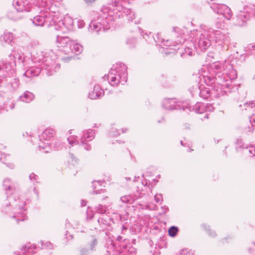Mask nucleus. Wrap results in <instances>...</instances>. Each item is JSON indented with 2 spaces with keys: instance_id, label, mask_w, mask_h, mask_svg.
I'll return each mask as SVG.
<instances>
[{
  "instance_id": "obj_1",
  "label": "nucleus",
  "mask_w": 255,
  "mask_h": 255,
  "mask_svg": "<svg viewBox=\"0 0 255 255\" xmlns=\"http://www.w3.org/2000/svg\"><path fill=\"white\" fill-rule=\"evenodd\" d=\"M57 58L52 50L38 51L34 53L31 60H29L35 65L28 66L27 63L23 65L26 69L23 75L28 78L37 76L42 69H45L48 75H51L56 72V69L59 68V65L56 64Z\"/></svg>"
},
{
  "instance_id": "obj_2",
  "label": "nucleus",
  "mask_w": 255,
  "mask_h": 255,
  "mask_svg": "<svg viewBox=\"0 0 255 255\" xmlns=\"http://www.w3.org/2000/svg\"><path fill=\"white\" fill-rule=\"evenodd\" d=\"M118 1L115 0V5L109 4L103 6L101 11L99 17L97 19L92 20L89 25V30L96 33L100 31H105L109 29L115 21V10L119 11L123 9V7L117 5Z\"/></svg>"
},
{
  "instance_id": "obj_3",
  "label": "nucleus",
  "mask_w": 255,
  "mask_h": 255,
  "mask_svg": "<svg viewBox=\"0 0 255 255\" xmlns=\"http://www.w3.org/2000/svg\"><path fill=\"white\" fill-rule=\"evenodd\" d=\"M127 67L123 63L114 65L109 73L103 77L105 80H108L112 86H117L119 83L124 84L127 81Z\"/></svg>"
},
{
  "instance_id": "obj_4",
  "label": "nucleus",
  "mask_w": 255,
  "mask_h": 255,
  "mask_svg": "<svg viewBox=\"0 0 255 255\" xmlns=\"http://www.w3.org/2000/svg\"><path fill=\"white\" fill-rule=\"evenodd\" d=\"M211 36L209 30H194L191 32V41L198 53L205 51L211 45Z\"/></svg>"
},
{
  "instance_id": "obj_5",
  "label": "nucleus",
  "mask_w": 255,
  "mask_h": 255,
  "mask_svg": "<svg viewBox=\"0 0 255 255\" xmlns=\"http://www.w3.org/2000/svg\"><path fill=\"white\" fill-rule=\"evenodd\" d=\"M214 74L211 72H204L199 77L201 82H204L207 86L212 85V88L220 89L222 88L223 90H225V88H228L230 85L227 83V81H225V78L222 77H215Z\"/></svg>"
},
{
  "instance_id": "obj_6",
  "label": "nucleus",
  "mask_w": 255,
  "mask_h": 255,
  "mask_svg": "<svg viewBox=\"0 0 255 255\" xmlns=\"http://www.w3.org/2000/svg\"><path fill=\"white\" fill-rule=\"evenodd\" d=\"M193 88H195L197 92H199V96L203 99L206 100H213L215 98H217L220 96H223L227 93L226 90H223L222 88L220 89L212 88L211 90L209 88L205 87L201 84L200 86L196 84Z\"/></svg>"
},
{
  "instance_id": "obj_7",
  "label": "nucleus",
  "mask_w": 255,
  "mask_h": 255,
  "mask_svg": "<svg viewBox=\"0 0 255 255\" xmlns=\"http://www.w3.org/2000/svg\"><path fill=\"white\" fill-rule=\"evenodd\" d=\"M54 22L53 26L55 30L61 31L65 33L66 30H70L73 26V19L69 16H65L63 19V16L58 11L54 10Z\"/></svg>"
},
{
  "instance_id": "obj_8",
  "label": "nucleus",
  "mask_w": 255,
  "mask_h": 255,
  "mask_svg": "<svg viewBox=\"0 0 255 255\" xmlns=\"http://www.w3.org/2000/svg\"><path fill=\"white\" fill-rule=\"evenodd\" d=\"M7 198L10 201L9 205L14 207L13 215L11 216V218L15 219L17 223L19 221L26 220L27 216L25 213V209L23 207L24 202L21 201L19 197L18 200H16L15 197L11 196H7Z\"/></svg>"
},
{
  "instance_id": "obj_9",
  "label": "nucleus",
  "mask_w": 255,
  "mask_h": 255,
  "mask_svg": "<svg viewBox=\"0 0 255 255\" xmlns=\"http://www.w3.org/2000/svg\"><path fill=\"white\" fill-rule=\"evenodd\" d=\"M149 181L147 180H143L137 186L136 192L134 196L131 195H125L121 197V201L125 204H132L135 200L140 197L146 192L150 190L148 186Z\"/></svg>"
},
{
  "instance_id": "obj_10",
  "label": "nucleus",
  "mask_w": 255,
  "mask_h": 255,
  "mask_svg": "<svg viewBox=\"0 0 255 255\" xmlns=\"http://www.w3.org/2000/svg\"><path fill=\"white\" fill-rule=\"evenodd\" d=\"M53 7L49 8V11L46 10L42 12L41 10L40 14L33 17V19H31L32 23L36 26H42L44 24L47 26H53L54 10H52Z\"/></svg>"
},
{
  "instance_id": "obj_11",
  "label": "nucleus",
  "mask_w": 255,
  "mask_h": 255,
  "mask_svg": "<svg viewBox=\"0 0 255 255\" xmlns=\"http://www.w3.org/2000/svg\"><path fill=\"white\" fill-rule=\"evenodd\" d=\"M223 69L225 71L226 77H222L225 78V81H227V83H228L230 86L228 88L225 89L227 91V92H230V90L233 89L235 84H232L234 82L237 77V72L235 69L233 68V65L231 64L230 59H227L225 61L223 64Z\"/></svg>"
},
{
  "instance_id": "obj_12",
  "label": "nucleus",
  "mask_w": 255,
  "mask_h": 255,
  "mask_svg": "<svg viewBox=\"0 0 255 255\" xmlns=\"http://www.w3.org/2000/svg\"><path fill=\"white\" fill-rule=\"evenodd\" d=\"M55 134L54 130L52 128L45 129L39 136L38 148L39 150L44 153H48L50 150L49 141L52 139Z\"/></svg>"
},
{
  "instance_id": "obj_13",
  "label": "nucleus",
  "mask_w": 255,
  "mask_h": 255,
  "mask_svg": "<svg viewBox=\"0 0 255 255\" xmlns=\"http://www.w3.org/2000/svg\"><path fill=\"white\" fill-rule=\"evenodd\" d=\"M118 3L117 5H121L123 7V9L121 11L115 10V20L117 18H124L127 19L128 21H131L135 17L134 12L131 9L126 8L124 7V3H126L128 0H117ZM112 3L111 5H115V0H112Z\"/></svg>"
},
{
  "instance_id": "obj_14",
  "label": "nucleus",
  "mask_w": 255,
  "mask_h": 255,
  "mask_svg": "<svg viewBox=\"0 0 255 255\" xmlns=\"http://www.w3.org/2000/svg\"><path fill=\"white\" fill-rule=\"evenodd\" d=\"M210 35H213L214 40L216 43L222 47L225 46L226 48L230 41V37L229 33L225 29L214 30L213 29H209Z\"/></svg>"
},
{
  "instance_id": "obj_15",
  "label": "nucleus",
  "mask_w": 255,
  "mask_h": 255,
  "mask_svg": "<svg viewBox=\"0 0 255 255\" xmlns=\"http://www.w3.org/2000/svg\"><path fill=\"white\" fill-rule=\"evenodd\" d=\"M9 61L8 65H9V73L10 74L13 75L14 74V67L16 66V62L23 63V65L27 63L26 60L24 57L23 53H20L18 51L13 49L11 53L8 56Z\"/></svg>"
},
{
  "instance_id": "obj_16",
  "label": "nucleus",
  "mask_w": 255,
  "mask_h": 255,
  "mask_svg": "<svg viewBox=\"0 0 255 255\" xmlns=\"http://www.w3.org/2000/svg\"><path fill=\"white\" fill-rule=\"evenodd\" d=\"M211 8L215 13L222 15L227 20H230L232 17L230 8L226 4L213 3Z\"/></svg>"
},
{
  "instance_id": "obj_17",
  "label": "nucleus",
  "mask_w": 255,
  "mask_h": 255,
  "mask_svg": "<svg viewBox=\"0 0 255 255\" xmlns=\"http://www.w3.org/2000/svg\"><path fill=\"white\" fill-rule=\"evenodd\" d=\"M71 42V41L68 37L57 36V46L59 48V50L62 51L66 54L71 53L72 50V48H70Z\"/></svg>"
},
{
  "instance_id": "obj_18",
  "label": "nucleus",
  "mask_w": 255,
  "mask_h": 255,
  "mask_svg": "<svg viewBox=\"0 0 255 255\" xmlns=\"http://www.w3.org/2000/svg\"><path fill=\"white\" fill-rule=\"evenodd\" d=\"M12 5L17 12L29 11L35 9L28 0H13Z\"/></svg>"
},
{
  "instance_id": "obj_19",
  "label": "nucleus",
  "mask_w": 255,
  "mask_h": 255,
  "mask_svg": "<svg viewBox=\"0 0 255 255\" xmlns=\"http://www.w3.org/2000/svg\"><path fill=\"white\" fill-rule=\"evenodd\" d=\"M95 137V132L92 129L84 131L80 138V143L86 150L91 149V145L88 142L92 140Z\"/></svg>"
},
{
  "instance_id": "obj_20",
  "label": "nucleus",
  "mask_w": 255,
  "mask_h": 255,
  "mask_svg": "<svg viewBox=\"0 0 255 255\" xmlns=\"http://www.w3.org/2000/svg\"><path fill=\"white\" fill-rule=\"evenodd\" d=\"M162 107L168 110H180L182 108L184 110L183 107H182L180 102H178L176 99L166 98L164 99L162 102Z\"/></svg>"
},
{
  "instance_id": "obj_21",
  "label": "nucleus",
  "mask_w": 255,
  "mask_h": 255,
  "mask_svg": "<svg viewBox=\"0 0 255 255\" xmlns=\"http://www.w3.org/2000/svg\"><path fill=\"white\" fill-rule=\"evenodd\" d=\"M250 18V15L247 12L246 7L244 8V11H241L237 15L236 24L240 26H243Z\"/></svg>"
},
{
  "instance_id": "obj_22",
  "label": "nucleus",
  "mask_w": 255,
  "mask_h": 255,
  "mask_svg": "<svg viewBox=\"0 0 255 255\" xmlns=\"http://www.w3.org/2000/svg\"><path fill=\"white\" fill-rule=\"evenodd\" d=\"M32 3L38 7H45L44 11H49V8L53 7L52 10H55V7L50 5L51 0H31Z\"/></svg>"
},
{
  "instance_id": "obj_23",
  "label": "nucleus",
  "mask_w": 255,
  "mask_h": 255,
  "mask_svg": "<svg viewBox=\"0 0 255 255\" xmlns=\"http://www.w3.org/2000/svg\"><path fill=\"white\" fill-rule=\"evenodd\" d=\"M36 246L30 243L26 244L22 246L20 253L17 255H30L36 253Z\"/></svg>"
},
{
  "instance_id": "obj_24",
  "label": "nucleus",
  "mask_w": 255,
  "mask_h": 255,
  "mask_svg": "<svg viewBox=\"0 0 255 255\" xmlns=\"http://www.w3.org/2000/svg\"><path fill=\"white\" fill-rule=\"evenodd\" d=\"M222 68H223V65L219 61L213 62L208 65V70L209 72H211L213 74L222 76V74L220 72Z\"/></svg>"
},
{
  "instance_id": "obj_25",
  "label": "nucleus",
  "mask_w": 255,
  "mask_h": 255,
  "mask_svg": "<svg viewBox=\"0 0 255 255\" xmlns=\"http://www.w3.org/2000/svg\"><path fill=\"white\" fill-rule=\"evenodd\" d=\"M237 148L240 147L244 149V153H249L250 154L249 156L251 157H255V147L252 146L249 147H245L244 144L242 143V139H237Z\"/></svg>"
},
{
  "instance_id": "obj_26",
  "label": "nucleus",
  "mask_w": 255,
  "mask_h": 255,
  "mask_svg": "<svg viewBox=\"0 0 255 255\" xmlns=\"http://www.w3.org/2000/svg\"><path fill=\"white\" fill-rule=\"evenodd\" d=\"M110 177L109 176L107 177V178L105 179L103 181H94L92 182L93 187L94 189L93 192L95 194H99L101 193V191H103V187H104V182L106 180L109 181Z\"/></svg>"
},
{
  "instance_id": "obj_27",
  "label": "nucleus",
  "mask_w": 255,
  "mask_h": 255,
  "mask_svg": "<svg viewBox=\"0 0 255 255\" xmlns=\"http://www.w3.org/2000/svg\"><path fill=\"white\" fill-rule=\"evenodd\" d=\"M104 95V91L99 85H95L94 90L89 93V97L91 99H96Z\"/></svg>"
},
{
  "instance_id": "obj_28",
  "label": "nucleus",
  "mask_w": 255,
  "mask_h": 255,
  "mask_svg": "<svg viewBox=\"0 0 255 255\" xmlns=\"http://www.w3.org/2000/svg\"><path fill=\"white\" fill-rule=\"evenodd\" d=\"M3 186L6 192V194L8 195V192L12 193L15 190V183L12 182L9 178H5L3 181Z\"/></svg>"
},
{
  "instance_id": "obj_29",
  "label": "nucleus",
  "mask_w": 255,
  "mask_h": 255,
  "mask_svg": "<svg viewBox=\"0 0 255 255\" xmlns=\"http://www.w3.org/2000/svg\"><path fill=\"white\" fill-rule=\"evenodd\" d=\"M13 33L10 32H4V33L0 37V40L1 42L12 45L13 43Z\"/></svg>"
},
{
  "instance_id": "obj_30",
  "label": "nucleus",
  "mask_w": 255,
  "mask_h": 255,
  "mask_svg": "<svg viewBox=\"0 0 255 255\" xmlns=\"http://www.w3.org/2000/svg\"><path fill=\"white\" fill-rule=\"evenodd\" d=\"M34 98V96L31 92L26 91L20 96L19 99L20 101L25 103H29L31 102Z\"/></svg>"
},
{
  "instance_id": "obj_31",
  "label": "nucleus",
  "mask_w": 255,
  "mask_h": 255,
  "mask_svg": "<svg viewBox=\"0 0 255 255\" xmlns=\"http://www.w3.org/2000/svg\"><path fill=\"white\" fill-rule=\"evenodd\" d=\"M136 249L129 245H126L119 255H136Z\"/></svg>"
},
{
  "instance_id": "obj_32",
  "label": "nucleus",
  "mask_w": 255,
  "mask_h": 255,
  "mask_svg": "<svg viewBox=\"0 0 255 255\" xmlns=\"http://www.w3.org/2000/svg\"><path fill=\"white\" fill-rule=\"evenodd\" d=\"M70 45V48H72L71 53L72 52L75 53L76 54H78L82 52L83 47L81 44L71 41Z\"/></svg>"
},
{
  "instance_id": "obj_33",
  "label": "nucleus",
  "mask_w": 255,
  "mask_h": 255,
  "mask_svg": "<svg viewBox=\"0 0 255 255\" xmlns=\"http://www.w3.org/2000/svg\"><path fill=\"white\" fill-rule=\"evenodd\" d=\"M193 110L197 114H202L206 112L205 105L201 102H197L193 107Z\"/></svg>"
},
{
  "instance_id": "obj_34",
  "label": "nucleus",
  "mask_w": 255,
  "mask_h": 255,
  "mask_svg": "<svg viewBox=\"0 0 255 255\" xmlns=\"http://www.w3.org/2000/svg\"><path fill=\"white\" fill-rule=\"evenodd\" d=\"M19 84L18 79L14 78L9 82L7 86L11 91H15L19 88Z\"/></svg>"
},
{
  "instance_id": "obj_35",
  "label": "nucleus",
  "mask_w": 255,
  "mask_h": 255,
  "mask_svg": "<svg viewBox=\"0 0 255 255\" xmlns=\"http://www.w3.org/2000/svg\"><path fill=\"white\" fill-rule=\"evenodd\" d=\"M9 158V156L6 155L4 153L0 152V160L3 163H5L10 168L13 169L14 168V164L10 163H6V161Z\"/></svg>"
},
{
  "instance_id": "obj_36",
  "label": "nucleus",
  "mask_w": 255,
  "mask_h": 255,
  "mask_svg": "<svg viewBox=\"0 0 255 255\" xmlns=\"http://www.w3.org/2000/svg\"><path fill=\"white\" fill-rule=\"evenodd\" d=\"M203 229L206 232L207 234L212 238H215L216 237L217 234L214 231L211 230L210 226L206 224H203L201 225Z\"/></svg>"
},
{
  "instance_id": "obj_37",
  "label": "nucleus",
  "mask_w": 255,
  "mask_h": 255,
  "mask_svg": "<svg viewBox=\"0 0 255 255\" xmlns=\"http://www.w3.org/2000/svg\"><path fill=\"white\" fill-rule=\"evenodd\" d=\"M239 107L240 108L243 107L246 111H252V110L255 108V103L253 101H250L249 102L245 103L243 105H240Z\"/></svg>"
},
{
  "instance_id": "obj_38",
  "label": "nucleus",
  "mask_w": 255,
  "mask_h": 255,
  "mask_svg": "<svg viewBox=\"0 0 255 255\" xmlns=\"http://www.w3.org/2000/svg\"><path fill=\"white\" fill-rule=\"evenodd\" d=\"M19 13L20 12H17V11H11L7 13V16L12 20H16L20 19L21 17L19 14Z\"/></svg>"
},
{
  "instance_id": "obj_39",
  "label": "nucleus",
  "mask_w": 255,
  "mask_h": 255,
  "mask_svg": "<svg viewBox=\"0 0 255 255\" xmlns=\"http://www.w3.org/2000/svg\"><path fill=\"white\" fill-rule=\"evenodd\" d=\"M246 8L250 17L255 20V5L247 6Z\"/></svg>"
},
{
  "instance_id": "obj_40",
  "label": "nucleus",
  "mask_w": 255,
  "mask_h": 255,
  "mask_svg": "<svg viewBox=\"0 0 255 255\" xmlns=\"http://www.w3.org/2000/svg\"><path fill=\"white\" fill-rule=\"evenodd\" d=\"M67 140L69 142V144L71 146L79 144V143L77 136L71 135L67 138Z\"/></svg>"
},
{
  "instance_id": "obj_41",
  "label": "nucleus",
  "mask_w": 255,
  "mask_h": 255,
  "mask_svg": "<svg viewBox=\"0 0 255 255\" xmlns=\"http://www.w3.org/2000/svg\"><path fill=\"white\" fill-rule=\"evenodd\" d=\"M0 70H5L8 75L9 73V65L3 60H0Z\"/></svg>"
},
{
  "instance_id": "obj_42",
  "label": "nucleus",
  "mask_w": 255,
  "mask_h": 255,
  "mask_svg": "<svg viewBox=\"0 0 255 255\" xmlns=\"http://www.w3.org/2000/svg\"><path fill=\"white\" fill-rule=\"evenodd\" d=\"M95 211L99 213V214H104L106 213L107 210V207L106 206H104L102 205H99L97 207H96L95 208Z\"/></svg>"
},
{
  "instance_id": "obj_43",
  "label": "nucleus",
  "mask_w": 255,
  "mask_h": 255,
  "mask_svg": "<svg viewBox=\"0 0 255 255\" xmlns=\"http://www.w3.org/2000/svg\"><path fill=\"white\" fill-rule=\"evenodd\" d=\"M245 48L250 54L255 55V44H250Z\"/></svg>"
},
{
  "instance_id": "obj_44",
  "label": "nucleus",
  "mask_w": 255,
  "mask_h": 255,
  "mask_svg": "<svg viewBox=\"0 0 255 255\" xmlns=\"http://www.w3.org/2000/svg\"><path fill=\"white\" fill-rule=\"evenodd\" d=\"M178 231V228L175 226L171 227L168 230L169 235L171 237H175Z\"/></svg>"
},
{
  "instance_id": "obj_45",
  "label": "nucleus",
  "mask_w": 255,
  "mask_h": 255,
  "mask_svg": "<svg viewBox=\"0 0 255 255\" xmlns=\"http://www.w3.org/2000/svg\"><path fill=\"white\" fill-rule=\"evenodd\" d=\"M41 243V249H52L53 248L52 244L49 242H46L43 243V241L40 242Z\"/></svg>"
},
{
  "instance_id": "obj_46",
  "label": "nucleus",
  "mask_w": 255,
  "mask_h": 255,
  "mask_svg": "<svg viewBox=\"0 0 255 255\" xmlns=\"http://www.w3.org/2000/svg\"><path fill=\"white\" fill-rule=\"evenodd\" d=\"M184 51L185 53L180 52V54L181 57H184L185 54H187L188 56H192L194 54V52L192 51V50L188 47H187L185 48H184Z\"/></svg>"
},
{
  "instance_id": "obj_47",
  "label": "nucleus",
  "mask_w": 255,
  "mask_h": 255,
  "mask_svg": "<svg viewBox=\"0 0 255 255\" xmlns=\"http://www.w3.org/2000/svg\"><path fill=\"white\" fill-rule=\"evenodd\" d=\"M98 222L102 229H104L108 224L107 221L103 218H100L98 220Z\"/></svg>"
},
{
  "instance_id": "obj_48",
  "label": "nucleus",
  "mask_w": 255,
  "mask_h": 255,
  "mask_svg": "<svg viewBox=\"0 0 255 255\" xmlns=\"http://www.w3.org/2000/svg\"><path fill=\"white\" fill-rule=\"evenodd\" d=\"M97 240L95 238L93 239L90 245V250L93 251L95 250L96 246L97 245Z\"/></svg>"
},
{
  "instance_id": "obj_49",
  "label": "nucleus",
  "mask_w": 255,
  "mask_h": 255,
  "mask_svg": "<svg viewBox=\"0 0 255 255\" xmlns=\"http://www.w3.org/2000/svg\"><path fill=\"white\" fill-rule=\"evenodd\" d=\"M136 40L134 38H130L127 40V44L129 46V47H131L134 46L135 45Z\"/></svg>"
},
{
  "instance_id": "obj_50",
  "label": "nucleus",
  "mask_w": 255,
  "mask_h": 255,
  "mask_svg": "<svg viewBox=\"0 0 255 255\" xmlns=\"http://www.w3.org/2000/svg\"><path fill=\"white\" fill-rule=\"evenodd\" d=\"M110 134L111 136H116L120 135V132L116 128H112L110 131Z\"/></svg>"
},
{
  "instance_id": "obj_51",
  "label": "nucleus",
  "mask_w": 255,
  "mask_h": 255,
  "mask_svg": "<svg viewBox=\"0 0 255 255\" xmlns=\"http://www.w3.org/2000/svg\"><path fill=\"white\" fill-rule=\"evenodd\" d=\"M154 199L156 203H159L162 201V196L161 194H157L154 196Z\"/></svg>"
},
{
  "instance_id": "obj_52",
  "label": "nucleus",
  "mask_w": 255,
  "mask_h": 255,
  "mask_svg": "<svg viewBox=\"0 0 255 255\" xmlns=\"http://www.w3.org/2000/svg\"><path fill=\"white\" fill-rule=\"evenodd\" d=\"M192 254L187 249L182 250L180 253V255H192Z\"/></svg>"
},
{
  "instance_id": "obj_53",
  "label": "nucleus",
  "mask_w": 255,
  "mask_h": 255,
  "mask_svg": "<svg viewBox=\"0 0 255 255\" xmlns=\"http://www.w3.org/2000/svg\"><path fill=\"white\" fill-rule=\"evenodd\" d=\"M205 108H206V112L209 111L211 112L213 111L214 110V108L212 104H207L205 105Z\"/></svg>"
},
{
  "instance_id": "obj_54",
  "label": "nucleus",
  "mask_w": 255,
  "mask_h": 255,
  "mask_svg": "<svg viewBox=\"0 0 255 255\" xmlns=\"http://www.w3.org/2000/svg\"><path fill=\"white\" fill-rule=\"evenodd\" d=\"M250 121L252 124L253 126L255 127V115L253 114L251 117H250Z\"/></svg>"
},
{
  "instance_id": "obj_55",
  "label": "nucleus",
  "mask_w": 255,
  "mask_h": 255,
  "mask_svg": "<svg viewBox=\"0 0 255 255\" xmlns=\"http://www.w3.org/2000/svg\"><path fill=\"white\" fill-rule=\"evenodd\" d=\"M29 179L31 181L37 180L38 176L33 173H31L29 176Z\"/></svg>"
},
{
  "instance_id": "obj_56",
  "label": "nucleus",
  "mask_w": 255,
  "mask_h": 255,
  "mask_svg": "<svg viewBox=\"0 0 255 255\" xmlns=\"http://www.w3.org/2000/svg\"><path fill=\"white\" fill-rule=\"evenodd\" d=\"M81 255H88L89 254V250L86 248H83L80 251Z\"/></svg>"
},
{
  "instance_id": "obj_57",
  "label": "nucleus",
  "mask_w": 255,
  "mask_h": 255,
  "mask_svg": "<svg viewBox=\"0 0 255 255\" xmlns=\"http://www.w3.org/2000/svg\"><path fill=\"white\" fill-rule=\"evenodd\" d=\"M173 31H174L175 32H178L180 35H182L184 34V32H182V30H181L179 27H173Z\"/></svg>"
},
{
  "instance_id": "obj_58",
  "label": "nucleus",
  "mask_w": 255,
  "mask_h": 255,
  "mask_svg": "<svg viewBox=\"0 0 255 255\" xmlns=\"http://www.w3.org/2000/svg\"><path fill=\"white\" fill-rule=\"evenodd\" d=\"M69 158L71 159V161L72 162H77V159L74 156V154L72 153H69Z\"/></svg>"
},
{
  "instance_id": "obj_59",
  "label": "nucleus",
  "mask_w": 255,
  "mask_h": 255,
  "mask_svg": "<svg viewBox=\"0 0 255 255\" xmlns=\"http://www.w3.org/2000/svg\"><path fill=\"white\" fill-rule=\"evenodd\" d=\"M194 86H195V85H193L192 87H190V88H189V91H190V93H191L193 96H194L195 94H197V93H199V92H197L196 91V90H195V88H193V87H194Z\"/></svg>"
},
{
  "instance_id": "obj_60",
  "label": "nucleus",
  "mask_w": 255,
  "mask_h": 255,
  "mask_svg": "<svg viewBox=\"0 0 255 255\" xmlns=\"http://www.w3.org/2000/svg\"><path fill=\"white\" fill-rule=\"evenodd\" d=\"M185 39L182 38L181 37L180 38V39H178L177 41H176L175 42H176V44L178 45L179 44L181 43L184 41Z\"/></svg>"
},
{
  "instance_id": "obj_61",
  "label": "nucleus",
  "mask_w": 255,
  "mask_h": 255,
  "mask_svg": "<svg viewBox=\"0 0 255 255\" xmlns=\"http://www.w3.org/2000/svg\"><path fill=\"white\" fill-rule=\"evenodd\" d=\"M161 208L163 209V212L164 213H166V211L168 210V208L166 206H164V207H161Z\"/></svg>"
},
{
  "instance_id": "obj_62",
  "label": "nucleus",
  "mask_w": 255,
  "mask_h": 255,
  "mask_svg": "<svg viewBox=\"0 0 255 255\" xmlns=\"http://www.w3.org/2000/svg\"><path fill=\"white\" fill-rule=\"evenodd\" d=\"M84 26L83 21L79 22V24L78 25V27L80 28H82Z\"/></svg>"
},
{
  "instance_id": "obj_63",
  "label": "nucleus",
  "mask_w": 255,
  "mask_h": 255,
  "mask_svg": "<svg viewBox=\"0 0 255 255\" xmlns=\"http://www.w3.org/2000/svg\"><path fill=\"white\" fill-rule=\"evenodd\" d=\"M168 43H169V40H167L166 41V43H163V45L166 46H171L170 44H169Z\"/></svg>"
},
{
  "instance_id": "obj_64",
  "label": "nucleus",
  "mask_w": 255,
  "mask_h": 255,
  "mask_svg": "<svg viewBox=\"0 0 255 255\" xmlns=\"http://www.w3.org/2000/svg\"><path fill=\"white\" fill-rule=\"evenodd\" d=\"M86 205V202L85 201H84V200H82L81 201V206L83 207V206H85Z\"/></svg>"
}]
</instances>
